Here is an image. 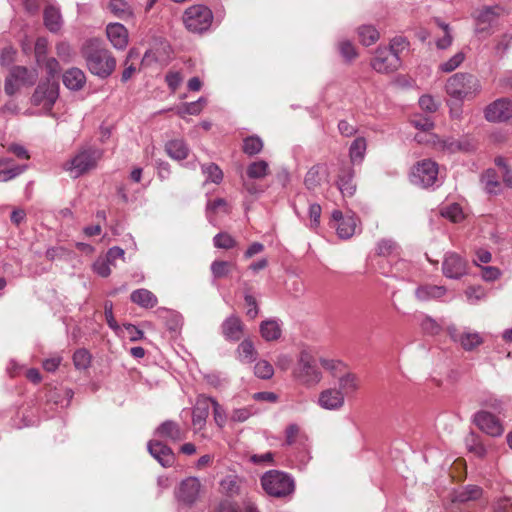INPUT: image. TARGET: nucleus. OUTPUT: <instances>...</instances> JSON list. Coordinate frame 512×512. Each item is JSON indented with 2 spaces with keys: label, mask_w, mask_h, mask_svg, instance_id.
<instances>
[{
  "label": "nucleus",
  "mask_w": 512,
  "mask_h": 512,
  "mask_svg": "<svg viewBox=\"0 0 512 512\" xmlns=\"http://www.w3.org/2000/svg\"><path fill=\"white\" fill-rule=\"evenodd\" d=\"M202 173L205 175V183L211 182L220 184L223 180V172L215 163L204 164L201 166Z\"/></svg>",
  "instance_id": "nucleus-37"
},
{
  "label": "nucleus",
  "mask_w": 512,
  "mask_h": 512,
  "mask_svg": "<svg viewBox=\"0 0 512 512\" xmlns=\"http://www.w3.org/2000/svg\"><path fill=\"white\" fill-rule=\"evenodd\" d=\"M339 51L341 55L348 61L353 60L357 56L355 46L349 41L340 42Z\"/></svg>",
  "instance_id": "nucleus-58"
},
{
  "label": "nucleus",
  "mask_w": 512,
  "mask_h": 512,
  "mask_svg": "<svg viewBox=\"0 0 512 512\" xmlns=\"http://www.w3.org/2000/svg\"><path fill=\"white\" fill-rule=\"evenodd\" d=\"M254 373L258 378L267 380L274 375V368L268 361L260 360L255 364Z\"/></svg>",
  "instance_id": "nucleus-46"
},
{
  "label": "nucleus",
  "mask_w": 512,
  "mask_h": 512,
  "mask_svg": "<svg viewBox=\"0 0 512 512\" xmlns=\"http://www.w3.org/2000/svg\"><path fill=\"white\" fill-rule=\"evenodd\" d=\"M211 397L199 395L192 410V424L196 431L202 430L206 424L211 406Z\"/></svg>",
  "instance_id": "nucleus-17"
},
{
  "label": "nucleus",
  "mask_w": 512,
  "mask_h": 512,
  "mask_svg": "<svg viewBox=\"0 0 512 512\" xmlns=\"http://www.w3.org/2000/svg\"><path fill=\"white\" fill-rule=\"evenodd\" d=\"M443 217L450 219L452 222H459L463 219V211L459 204L453 203L442 209Z\"/></svg>",
  "instance_id": "nucleus-48"
},
{
  "label": "nucleus",
  "mask_w": 512,
  "mask_h": 512,
  "mask_svg": "<svg viewBox=\"0 0 512 512\" xmlns=\"http://www.w3.org/2000/svg\"><path fill=\"white\" fill-rule=\"evenodd\" d=\"M177 114L184 118L185 115H198L201 113L199 105L194 102L183 103L181 106L177 108Z\"/></svg>",
  "instance_id": "nucleus-57"
},
{
  "label": "nucleus",
  "mask_w": 512,
  "mask_h": 512,
  "mask_svg": "<svg viewBox=\"0 0 512 512\" xmlns=\"http://www.w3.org/2000/svg\"><path fill=\"white\" fill-rule=\"evenodd\" d=\"M359 389V377L354 373L345 372L338 377L334 386L327 387L319 392L315 403L325 411H340L345 406L346 398L354 396Z\"/></svg>",
  "instance_id": "nucleus-1"
},
{
  "label": "nucleus",
  "mask_w": 512,
  "mask_h": 512,
  "mask_svg": "<svg viewBox=\"0 0 512 512\" xmlns=\"http://www.w3.org/2000/svg\"><path fill=\"white\" fill-rule=\"evenodd\" d=\"M366 140L362 137L356 138L350 146V159L353 163H359L363 160L366 152Z\"/></svg>",
  "instance_id": "nucleus-39"
},
{
  "label": "nucleus",
  "mask_w": 512,
  "mask_h": 512,
  "mask_svg": "<svg viewBox=\"0 0 512 512\" xmlns=\"http://www.w3.org/2000/svg\"><path fill=\"white\" fill-rule=\"evenodd\" d=\"M74 393L69 388H54L50 389L47 394V401L53 402L55 405L60 407H67Z\"/></svg>",
  "instance_id": "nucleus-33"
},
{
  "label": "nucleus",
  "mask_w": 512,
  "mask_h": 512,
  "mask_svg": "<svg viewBox=\"0 0 512 512\" xmlns=\"http://www.w3.org/2000/svg\"><path fill=\"white\" fill-rule=\"evenodd\" d=\"M165 151L172 159L180 161L187 158L189 148L183 140L176 139L166 143Z\"/></svg>",
  "instance_id": "nucleus-34"
},
{
  "label": "nucleus",
  "mask_w": 512,
  "mask_h": 512,
  "mask_svg": "<svg viewBox=\"0 0 512 512\" xmlns=\"http://www.w3.org/2000/svg\"><path fill=\"white\" fill-rule=\"evenodd\" d=\"M331 225L336 229L338 236L342 239H348L354 235L357 220L354 215H343L339 210L332 212Z\"/></svg>",
  "instance_id": "nucleus-15"
},
{
  "label": "nucleus",
  "mask_w": 512,
  "mask_h": 512,
  "mask_svg": "<svg viewBox=\"0 0 512 512\" xmlns=\"http://www.w3.org/2000/svg\"><path fill=\"white\" fill-rule=\"evenodd\" d=\"M220 488L226 495L234 497L243 493L244 482L236 475H227L221 480Z\"/></svg>",
  "instance_id": "nucleus-28"
},
{
  "label": "nucleus",
  "mask_w": 512,
  "mask_h": 512,
  "mask_svg": "<svg viewBox=\"0 0 512 512\" xmlns=\"http://www.w3.org/2000/svg\"><path fill=\"white\" fill-rule=\"evenodd\" d=\"M28 168V165L16 166L6 170H0V182H6L21 174Z\"/></svg>",
  "instance_id": "nucleus-59"
},
{
  "label": "nucleus",
  "mask_w": 512,
  "mask_h": 512,
  "mask_svg": "<svg viewBox=\"0 0 512 512\" xmlns=\"http://www.w3.org/2000/svg\"><path fill=\"white\" fill-rule=\"evenodd\" d=\"M62 78L65 87L73 91L81 90L86 83L85 73L77 67L65 71Z\"/></svg>",
  "instance_id": "nucleus-25"
},
{
  "label": "nucleus",
  "mask_w": 512,
  "mask_h": 512,
  "mask_svg": "<svg viewBox=\"0 0 512 512\" xmlns=\"http://www.w3.org/2000/svg\"><path fill=\"white\" fill-rule=\"evenodd\" d=\"M400 58L393 46L378 48L371 60V67L378 73H390L398 69Z\"/></svg>",
  "instance_id": "nucleus-10"
},
{
  "label": "nucleus",
  "mask_w": 512,
  "mask_h": 512,
  "mask_svg": "<svg viewBox=\"0 0 512 512\" xmlns=\"http://www.w3.org/2000/svg\"><path fill=\"white\" fill-rule=\"evenodd\" d=\"M483 182L485 183V188L489 193H496L497 188L499 187V182L494 179V172L492 170H488L483 176Z\"/></svg>",
  "instance_id": "nucleus-61"
},
{
  "label": "nucleus",
  "mask_w": 512,
  "mask_h": 512,
  "mask_svg": "<svg viewBox=\"0 0 512 512\" xmlns=\"http://www.w3.org/2000/svg\"><path fill=\"white\" fill-rule=\"evenodd\" d=\"M485 119L493 123L506 122L512 118V100L508 98H499L484 110Z\"/></svg>",
  "instance_id": "nucleus-11"
},
{
  "label": "nucleus",
  "mask_w": 512,
  "mask_h": 512,
  "mask_svg": "<svg viewBox=\"0 0 512 512\" xmlns=\"http://www.w3.org/2000/svg\"><path fill=\"white\" fill-rule=\"evenodd\" d=\"M110 11L118 17L129 13L128 5L125 0H110L108 4Z\"/></svg>",
  "instance_id": "nucleus-56"
},
{
  "label": "nucleus",
  "mask_w": 512,
  "mask_h": 512,
  "mask_svg": "<svg viewBox=\"0 0 512 512\" xmlns=\"http://www.w3.org/2000/svg\"><path fill=\"white\" fill-rule=\"evenodd\" d=\"M475 425L484 433L492 437H499L504 432L500 420L487 411H479L474 415Z\"/></svg>",
  "instance_id": "nucleus-14"
},
{
  "label": "nucleus",
  "mask_w": 512,
  "mask_h": 512,
  "mask_svg": "<svg viewBox=\"0 0 512 512\" xmlns=\"http://www.w3.org/2000/svg\"><path fill=\"white\" fill-rule=\"evenodd\" d=\"M292 374L296 381L306 387L316 386L322 380V373L317 367L316 360L306 350L299 353Z\"/></svg>",
  "instance_id": "nucleus-5"
},
{
  "label": "nucleus",
  "mask_w": 512,
  "mask_h": 512,
  "mask_svg": "<svg viewBox=\"0 0 512 512\" xmlns=\"http://www.w3.org/2000/svg\"><path fill=\"white\" fill-rule=\"evenodd\" d=\"M499 7H484L476 16L477 20V32L485 31L488 27H490L499 16L500 12Z\"/></svg>",
  "instance_id": "nucleus-27"
},
{
  "label": "nucleus",
  "mask_w": 512,
  "mask_h": 512,
  "mask_svg": "<svg viewBox=\"0 0 512 512\" xmlns=\"http://www.w3.org/2000/svg\"><path fill=\"white\" fill-rule=\"evenodd\" d=\"M263 149V141L258 136H249L243 140V151L249 156L260 153Z\"/></svg>",
  "instance_id": "nucleus-40"
},
{
  "label": "nucleus",
  "mask_w": 512,
  "mask_h": 512,
  "mask_svg": "<svg viewBox=\"0 0 512 512\" xmlns=\"http://www.w3.org/2000/svg\"><path fill=\"white\" fill-rule=\"evenodd\" d=\"M264 491L273 497L281 498L290 495L295 488L294 480L287 473L270 470L261 477Z\"/></svg>",
  "instance_id": "nucleus-6"
},
{
  "label": "nucleus",
  "mask_w": 512,
  "mask_h": 512,
  "mask_svg": "<svg viewBox=\"0 0 512 512\" xmlns=\"http://www.w3.org/2000/svg\"><path fill=\"white\" fill-rule=\"evenodd\" d=\"M245 304L247 306L246 315L250 319H255L258 316L259 308L255 297L249 293L244 295Z\"/></svg>",
  "instance_id": "nucleus-54"
},
{
  "label": "nucleus",
  "mask_w": 512,
  "mask_h": 512,
  "mask_svg": "<svg viewBox=\"0 0 512 512\" xmlns=\"http://www.w3.org/2000/svg\"><path fill=\"white\" fill-rule=\"evenodd\" d=\"M200 481L196 477H188L183 480L177 491V498L179 501L186 504H193L200 493Z\"/></svg>",
  "instance_id": "nucleus-18"
},
{
  "label": "nucleus",
  "mask_w": 512,
  "mask_h": 512,
  "mask_svg": "<svg viewBox=\"0 0 512 512\" xmlns=\"http://www.w3.org/2000/svg\"><path fill=\"white\" fill-rule=\"evenodd\" d=\"M442 272L447 278L459 279L467 273V263L458 254L447 253L443 260Z\"/></svg>",
  "instance_id": "nucleus-16"
},
{
  "label": "nucleus",
  "mask_w": 512,
  "mask_h": 512,
  "mask_svg": "<svg viewBox=\"0 0 512 512\" xmlns=\"http://www.w3.org/2000/svg\"><path fill=\"white\" fill-rule=\"evenodd\" d=\"M28 77V70L25 67L17 66L12 69L9 77L5 80V92L13 95Z\"/></svg>",
  "instance_id": "nucleus-24"
},
{
  "label": "nucleus",
  "mask_w": 512,
  "mask_h": 512,
  "mask_svg": "<svg viewBox=\"0 0 512 512\" xmlns=\"http://www.w3.org/2000/svg\"><path fill=\"white\" fill-rule=\"evenodd\" d=\"M428 141H432L437 149L448 153L466 151L469 149V144L467 142H462L454 138L440 139L438 136L430 134Z\"/></svg>",
  "instance_id": "nucleus-23"
},
{
  "label": "nucleus",
  "mask_w": 512,
  "mask_h": 512,
  "mask_svg": "<svg viewBox=\"0 0 512 512\" xmlns=\"http://www.w3.org/2000/svg\"><path fill=\"white\" fill-rule=\"evenodd\" d=\"M151 456L156 459L163 467L173 465L175 456L171 448L160 441H149L147 445Z\"/></svg>",
  "instance_id": "nucleus-19"
},
{
  "label": "nucleus",
  "mask_w": 512,
  "mask_h": 512,
  "mask_svg": "<svg viewBox=\"0 0 512 512\" xmlns=\"http://www.w3.org/2000/svg\"><path fill=\"white\" fill-rule=\"evenodd\" d=\"M482 490L477 486H468L459 495L460 501H470L478 499L481 496Z\"/></svg>",
  "instance_id": "nucleus-60"
},
{
  "label": "nucleus",
  "mask_w": 512,
  "mask_h": 512,
  "mask_svg": "<svg viewBox=\"0 0 512 512\" xmlns=\"http://www.w3.org/2000/svg\"><path fill=\"white\" fill-rule=\"evenodd\" d=\"M62 362V357L60 355H54L50 358H47L43 361L42 367L47 372H55L59 365Z\"/></svg>",
  "instance_id": "nucleus-64"
},
{
  "label": "nucleus",
  "mask_w": 512,
  "mask_h": 512,
  "mask_svg": "<svg viewBox=\"0 0 512 512\" xmlns=\"http://www.w3.org/2000/svg\"><path fill=\"white\" fill-rule=\"evenodd\" d=\"M113 266L106 257H99L93 264V270L101 277H108Z\"/></svg>",
  "instance_id": "nucleus-52"
},
{
  "label": "nucleus",
  "mask_w": 512,
  "mask_h": 512,
  "mask_svg": "<svg viewBox=\"0 0 512 512\" xmlns=\"http://www.w3.org/2000/svg\"><path fill=\"white\" fill-rule=\"evenodd\" d=\"M419 105L427 112H435L438 109V103L430 95H423L420 97Z\"/></svg>",
  "instance_id": "nucleus-62"
},
{
  "label": "nucleus",
  "mask_w": 512,
  "mask_h": 512,
  "mask_svg": "<svg viewBox=\"0 0 512 512\" xmlns=\"http://www.w3.org/2000/svg\"><path fill=\"white\" fill-rule=\"evenodd\" d=\"M501 275L500 270L494 266H485L481 268V276L485 281H495Z\"/></svg>",
  "instance_id": "nucleus-63"
},
{
  "label": "nucleus",
  "mask_w": 512,
  "mask_h": 512,
  "mask_svg": "<svg viewBox=\"0 0 512 512\" xmlns=\"http://www.w3.org/2000/svg\"><path fill=\"white\" fill-rule=\"evenodd\" d=\"M219 212L228 214L230 212V207L227 201L223 198H218L214 201H209L206 205V216L208 221L211 224H214L215 218L214 214H217Z\"/></svg>",
  "instance_id": "nucleus-35"
},
{
  "label": "nucleus",
  "mask_w": 512,
  "mask_h": 512,
  "mask_svg": "<svg viewBox=\"0 0 512 512\" xmlns=\"http://www.w3.org/2000/svg\"><path fill=\"white\" fill-rule=\"evenodd\" d=\"M466 447L467 449L474 453L478 457H484L486 455V448L483 443L476 437L471 434L466 438Z\"/></svg>",
  "instance_id": "nucleus-44"
},
{
  "label": "nucleus",
  "mask_w": 512,
  "mask_h": 512,
  "mask_svg": "<svg viewBox=\"0 0 512 512\" xmlns=\"http://www.w3.org/2000/svg\"><path fill=\"white\" fill-rule=\"evenodd\" d=\"M353 170L350 167L342 168L339 175L337 185L343 196L351 197L356 191V185L353 182Z\"/></svg>",
  "instance_id": "nucleus-26"
},
{
  "label": "nucleus",
  "mask_w": 512,
  "mask_h": 512,
  "mask_svg": "<svg viewBox=\"0 0 512 512\" xmlns=\"http://www.w3.org/2000/svg\"><path fill=\"white\" fill-rule=\"evenodd\" d=\"M56 53L57 56L63 61V62H71L73 58L75 57V51L72 47V45L65 40L59 41L56 44Z\"/></svg>",
  "instance_id": "nucleus-41"
},
{
  "label": "nucleus",
  "mask_w": 512,
  "mask_h": 512,
  "mask_svg": "<svg viewBox=\"0 0 512 512\" xmlns=\"http://www.w3.org/2000/svg\"><path fill=\"white\" fill-rule=\"evenodd\" d=\"M80 52L91 74L101 79H106L114 72L116 59L104 47L100 38L92 37L86 39L80 48Z\"/></svg>",
  "instance_id": "nucleus-3"
},
{
  "label": "nucleus",
  "mask_w": 512,
  "mask_h": 512,
  "mask_svg": "<svg viewBox=\"0 0 512 512\" xmlns=\"http://www.w3.org/2000/svg\"><path fill=\"white\" fill-rule=\"evenodd\" d=\"M253 415V412L250 408H238L234 409L230 415V421L235 423H242L248 420Z\"/></svg>",
  "instance_id": "nucleus-55"
},
{
  "label": "nucleus",
  "mask_w": 512,
  "mask_h": 512,
  "mask_svg": "<svg viewBox=\"0 0 512 512\" xmlns=\"http://www.w3.org/2000/svg\"><path fill=\"white\" fill-rule=\"evenodd\" d=\"M447 292L444 286L423 285L416 289L415 295L420 301H428L431 299H439Z\"/></svg>",
  "instance_id": "nucleus-31"
},
{
  "label": "nucleus",
  "mask_w": 512,
  "mask_h": 512,
  "mask_svg": "<svg viewBox=\"0 0 512 512\" xmlns=\"http://www.w3.org/2000/svg\"><path fill=\"white\" fill-rule=\"evenodd\" d=\"M106 35L115 49L124 50L128 45V31L120 23H110L106 27Z\"/></svg>",
  "instance_id": "nucleus-20"
},
{
  "label": "nucleus",
  "mask_w": 512,
  "mask_h": 512,
  "mask_svg": "<svg viewBox=\"0 0 512 512\" xmlns=\"http://www.w3.org/2000/svg\"><path fill=\"white\" fill-rule=\"evenodd\" d=\"M281 324L276 319H268L260 324V334L266 341H275L281 337Z\"/></svg>",
  "instance_id": "nucleus-29"
},
{
  "label": "nucleus",
  "mask_w": 512,
  "mask_h": 512,
  "mask_svg": "<svg viewBox=\"0 0 512 512\" xmlns=\"http://www.w3.org/2000/svg\"><path fill=\"white\" fill-rule=\"evenodd\" d=\"M231 263L227 261H214L211 264V272L215 278H222L229 274Z\"/></svg>",
  "instance_id": "nucleus-53"
},
{
  "label": "nucleus",
  "mask_w": 512,
  "mask_h": 512,
  "mask_svg": "<svg viewBox=\"0 0 512 512\" xmlns=\"http://www.w3.org/2000/svg\"><path fill=\"white\" fill-rule=\"evenodd\" d=\"M37 63L45 71L48 78L46 82L39 84L34 91V107H39L37 111L34 110V114L48 113L59 95L57 76L60 72V65L56 58L46 56H39Z\"/></svg>",
  "instance_id": "nucleus-2"
},
{
  "label": "nucleus",
  "mask_w": 512,
  "mask_h": 512,
  "mask_svg": "<svg viewBox=\"0 0 512 512\" xmlns=\"http://www.w3.org/2000/svg\"><path fill=\"white\" fill-rule=\"evenodd\" d=\"M447 333L450 338L455 343H458L465 351H473L484 342L480 333L468 330L459 333L455 325H449L447 327Z\"/></svg>",
  "instance_id": "nucleus-13"
},
{
  "label": "nucleus",
  "mask_w": 512,
  "mask_h": 512,
  "mask_svg": "<svg viewBox=\"0 0 512 512\" xmlns=\"http://www.w3.org/2000/svg\"><path fill=\"white\" fill-rule=\"evenodd\" d=\"M211 406L213 407V416L216 425L219 428H223L227 422L225 409L214 398H212Z\"/></svg>",
  "instance_id": "nucleus-50"
},
{
  "label": "nucleus",
  "mask_w": 512,
  "mask_h": 512,
  "mask_svg": "<svg viewBox=\"0 0 512 512\" xmlns=\"http://www.w3.org/2000/svg\"><path fill=\"white\" fill-rule=\"evenodd\" d=\"M43 25L52 34L61 33L64 18L60 6L55 1H47L43 8Z\"/></svg>",
  "instance_id": "nucleus-12"
},
{
  "label": "nucleus",
  "mask_w": 512,
  "mask_h": 512,
  "mask_svg": "<svg viewBox=\"0 0 512 512\" xmlns=\"http://www.w3.org/2000/svg\"><path fill=\"white\" fill-rule=\"evenodd\" d=\"M213 20V14L209 8L203 5H194L186 9L183 15L185 27L193 33L207 31Z\"/></svg>",
  "instance_id": "nucleus-7"
},
{
  "label": "nucleus",
  "mask_w": 512,
  "mask_h": 512,
  "mask_svg": "<svg viewBox=\"0 0 512 512\" xmlns=\"http://www.w3.org/2000/svg\"><path fill=\"white\" fill-rule=\"evenodd\" d=\"M246 173L250 179H263L269 173V165L264 160L252 162L248 165Z\"/></svg>",
  "instance_id": "nucleus-36"
},
{
  "label": "nucleus",
  "mask_w": 512,
  "mask_h": 512,
  "mask_svg": "<svg viewBox=\"0 0 512 512\" xmlns=\"http://www.w3.org/2000/svg\"><path fill=\"white\" fill-rule=\"evenodd\" d=\"M420 326L425 333L430 335H437L442 330L441 324L430 316H423Z\"/></svg>",
  "instance_id": "nucleus-47"
},
{
  "label": "nucleus",
  "mask_w": 512,
  "mask_h": 512,
  "mask_svg": "<svg viewBox=\"0 0 512 512\" xmlns=\"http://www.w3.org/2000/svg\"><path fill=\"white\" fill-rule=\"evenodd\" d=\"M130 299L142 308H153L157 305V297L147 289H137L131 293Z\"/></svg>",
  "instance_id": "nucleus-30"
},
{
  "label": "nucleus",
  "mask_w": 512,
  "mask_h": 512,
  "mask_svg": "<svg viewBox=\"0 0 512 512\" xmlns=\"http://www.w3.org/2000/svg\"><path fill=\"white\" fill-rule=\"evenodd\" d=\"M445 89L451 97L463 100L474 97L481 90V85L474 75L459 72L447 80Z\"/></svg>",
  "instance_id": "nucleus-4"
},
{
  "label": "nucleus",
  "mask_w": 512,
  "mask_h": 512,
  "mask_svg": "<svg viewBox=\"0 0 512 512\" xmlns=\"http://www.w3.org/2000/svg\"><path fill=\"white\" fill-rule=\"evenodd\" d=\"M358 36L363 45L370 46L379 39V32L371 25H363L358 28Z\"/></svg>",
  "instance_id": "nucleus-38"
},
{
  "label": "nucleus",
  "mask_w": 512,
  "mask_h": 512,
  "mask_svg": "<svg viewBox=\"0 0 512 512\" xmlns=\"http://www.w3.org/2000/svg\"><path fill=\"white\" fill-rule=\"evenodd\" d=\"M465 55L462 52H458L455 55H453L449 60L441 63L439 65V70H441L444 73H450L457 69L461 63L464 61Z\"/></svg>",
  "instance_id": "nucleus-45"
},
{
  "label": "nucleus",
  "mask_w": 512,
  "mask_h": 512,
  "mask_svg": "<svg viewBox=\"0 0 512 512\" xmlns=\"http://www.w3.org/2000/svg\"><path fill=\"white\" fill-rule=\"evenodd\" d=\"M73 364L78 370H85L91 364V355L86 349H78L73 355Z\"/></svg>",
  "instance_id": "nucleus-42"
},
{
  "label": "nucleus",
  "mask_w": 512,
  "mask_h": 512,
  "mask_svg": "<svg viewBox=\"0 0 512 512\" xmlns=\"http://www.w3.org/2000/svg\"><path fill=\"white\" fill-rule=\"evenodd\" d=\"M223 336L229 341H239L242 337L244 325L236 315L226 318L221 325Z\"/></svg>",
  "instance_id": "nucleus-21"
},
{
  "label": "nucleus",
  "mask_w": 512,
  "mask_h": 512,
  "mask_svg": "<svg viewBox=\"0 0 512 512\" xmlns=\"http://www.w3.org/2000/svg\"><path fill=\"white\" fill-rule=\"evenodd\" d=\"M237 359L246 364H250L257 358V350L254 347V344L249 339H244L236 349Z\"/></svg>",
  "instance_id": "nucleus-32"
},
{
  "label": "nucleus",
  "mask_w": 512,
  "mask_h": 512,
  "mask_svg": "<svg viewBox=\"0 0 512 512\" xmlns=\"http://www.w3.org/2000/svg\"><path fill=\"white\" fill-rule=\"evenodd\" d=\"M398 245L392 239H382L377 244V253L382 256H389L398 251Z\"/></svg>",
  "instance_id": "nucleus-49"
},
{
  "label": "nucleus",
  "mask_w": 512,
  "mask_h": 512,
  "mask_svg": "<svg viewBox=\"0 0 512 512\" xmlns=\"http://www.w3.org/2000/svg\"><path fill=\"white\" fill-rule=\"evenodd\" d=\"M321 166L315 165L311 167L305 175L304 184L309 190H314L320 185Z\"/></svg>",
  "instance_id": "nucleus-43"
},
{
  "label": "nucleus",
  "mask_w": 512,
  "mask_h": 512,
  "mask_svg": "<svg viewBox=\"0 0 512 512\" xmlns=\"http://www.w3.org/2000/svg\"><path fill=\"white\" fill-rule=\"evenodd\" d=\"M214 246L221 249H231L236 245L235 239L228 233H218L215 235Z\"/></svg>",
  "instance_id": "nucleus-51"
},
{
  "label": "nucleus",
  "mask_w": 512,
  "mask_h": 512,
  "mask_svg": "<svg viewBox=\"0 0 512 512\" xmlns=\"http://www.w3.org/2000/svg\"><path fill=\"white\" fill-rule=\"evenodd\" d=\"M438 164L430 159L416 163L411 171V182L417 186L427 188L432 186L438 178Z\"/></svg>",
  "instance_id": "nucleus-9"
},
{
  "label": "nucleus",
  "mask_w": 512,
  "mask_h": 512,
  "mask_svg": "<svg viewBox=\"0 0 512 512\" xmlns=\"http://www.w3.org/2000/svg\"><path fill=\"white\" fill-rule=\"evenodd\" d=\"M158 436L177 442L186 438V430L174 421L167 420L158 426L155 432Z\"/></svg>",
  "instance_id": "nucleus-22"
},
{
  "label": "nucleus",
  "mask_w": 512,
  "mask_h": 512,
  "mask_svg": "<svg viewBox=\"0 0 512 512\" xmlns=\"http://www.w3.org/2000/svg\"><path fill=\"white\" fill-rule=\"evenodd\" d=\"M100 157L101 153L98 150H82L65 164V169L70 172L73 178H77L93 169Z\"/></svg>",
  "instance_id": "nucleus-8"
}]
</instances>
